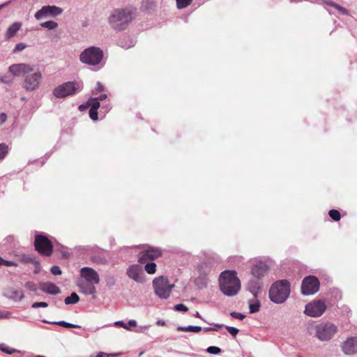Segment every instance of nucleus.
Wrapping results in <instances>:
<instances>
[{
	"label": "nucleus",
	"mask_w": 357,
	"mask_h": 357,
	"mask_svg": "<svg viewBox=\"0 0 357 357\" xmlns=\"http://www.w3.org/2000/svg\"><path fill=\"white\" fill-rule=\"evenodd\" d=\"M34 266H35L34 273H38L40 271V262L38 261V266L37 265H34Z\"/></svg>",
	"instance_id": "55"
},
{
	"label": "nucleus",
	"mask_w": 357,
	"mask_h": 357,
	"mask_svg": "<svg viewBox=\"0 0 357 357\" xmlns=\"http://www.w3.org/2000/svg\"><path fill=\"white\" fill-rule=\"evenodd\" d=\"M290 294V284L287 280H278L274 282L269 290V298L277 304L283 303Z\"/></svg>",
	"instance_id": "5"
},
{
	"label": "nucleus",
	"mask_w": 357,
	"mask_h": 357,
	"mask_svg": "<svg viewBox=\"0 0 357 357\" xmlns=\"http://www.w3.org/2000/svg\"><path fill=\"white\" fill-rule=\"evenodd\" d=\"M135 18L133 12L129 8H116L108 17V24L116 31L125 30Z\"/></svg>",
	"instance_id": "3"
},
{
	"label": "nucleus",
	"mask_w": 357,
	"mask_h": 357,
	"mask_svg": "<svg viewBox=\"0 0 357 357\" xmlns=\"http://www.w3.org/2000/svg\"><path fill=\"white\" fill-rule=\"evenodd\" d=\"M26 45L25 43H17L14 50H13V53H16L17 52H20V51H22L24 50L26 47Z\"/></svg>",
	"instance_id": "39"
},
{
	"label": "nucleus",
	"mask_w": 357,
	"mask_h": 357,
	"mask_svg": "<svg viewBox=\"0 0 357 357\" xmlns=\"http://www.w3.org/2000/svg\"><path fill=\"white\" fill-rule=\"evenodd\" d=\"M51 273L53 274V275H61L62 273V271L60 268L59 266H53L52 268H51Z\"/></svg>",
	"instance_id": "44"
},
{
	"label": "nucleus",
	"mask_w": 357,
	"mask_h": 357,
	"mask_svg": "<svg viewBox=\"0 0 357 357\" xmlns=\"http://www.w3.org/2000/svg\"><path fill=\"white\" fill-rule=\"evenodd\" d=\"M114 326L123 328L128 331L131 330L130 328L126 324H125L123 321H117L114 322Z\"/></svg>",
	"instance_id": "45"
},
{
	"label": "nucleus",
	"mask_w": 357,
	"mask_h": 357,
	"mask_svg": "<svg viewBox=\"0 0 357 357\" xmlns=\"http://www.w3.org/2000/svg\"><path fill=\"white\" fill-rule=\"evenodd\" d=\"M104 90V87L100 82L97 83V87L96 88V92H93V94H97L98 92L102 91Z\"/></svg>",
	"instance_id": "48"
},
{
	"label": "nucleus",
	"mask_w": 357,
	"mask_h": 357,
	"mask_svg": "<svg viewBox=\"0 0 357 357\" xmlns=\"http://www.w3.org/2000/svg\"><path fill=\"white\" fill-rule=\"evenodd\" d=\"M10 3V1H8L3 4H1L0 5V10L3 8H4L5 6H8L9 3Z\"/></svg>",
	"instance_id": "58"
},
{
	"label": "nucleus",
	"mask_w": 357,
	"mask_h": 357,
	"mask_svg": "<svg viewBox=\"0 0 357 357\" xmlns=\"http://www.w3.org/2000/svg\"><path fill=\"white\" fill-rule=\"evenodd\" d=\"M63 10L56 6H45L35 13V18L40 20L47 17H54L61 15Z\"/></svg>",
	"instance_id": "12"
},
{
	"label": "nucleus",
	"mask_w": 357,
	"mask_h": 357,
	"mask_svg": "<svg viewBox=\"0 0 357 357\" xmlns=\"http://www.w3.org/2000/svg\"><path fill=\"white\" fill-rule=\"evenodd\" d=\"M221 291L227 296L236 295L241 289V282L235 271H225L219 279Z\"/></svg>",
	"instance_id": "4"
},
{
	"label": "nucleus",
	"mask_w": 357,
	"mask_h": 357,
	"mask_svg": "<svg viewBox=\"0 0 357 357\" xmlns=\"http://www.w3.org/2000/svg\"><path fill=\"white\" fill-rule=\"evenodd\" d=\"M98 99V101H102L107 98V95L105 93L101 94L98 98H96Z\"/></svg>",
	"instance_id": "54"
},
{
	"label": "nucleus",
	"mask_w": 357,
	"mask_h": 357,
	"mask_svg": "<svg viewBox=\"0 0 357 357\" xmlns=\"http://www.w3.org/2000/svg\"><path fill=\"white\" fill-rule=\"evenodd\" d=\"M262 282L260 279L255 278L251 279L248 283V289L250 291L255 298L257 297L258 294L261 291Z\"/></svg>",
	"instance_id": "19"
},
{
	"label": "nucleus",
	"mask_w": 357,
	"mask_h": 357,
	"mask_svg": "<svg viewBox=\"0 0 357 357\" xmlns=\"http://www.w3.org/2000/svg\"><path fill=\"white\" fill-rule=\"evenodd\" d=\"M40 289L43 292L51 295H57L61 293L59 287L52 282H43L40 284Z\"/></svg>",
	"instance_id": "20"
},
{
	"label": "nucleus",
	"mask_w": 357,
	"mask_h": 357,
	"mask_svg": "<svg viewBox=\"0 0 357 357\" xmlns=\"http://www.w3.org/2000/svg\"><path fill=\"white\" fill-rule=\"evenodd\" d=\"M174 309L176 311L187 312L188 308L183 304H176L174 305Z\"/></svg>",
	"instance_id": "41"
},
{
	"label": "nucleus",
	"mask_w": 357,
	"mask_h": 357,
	"mask_svg": "<svg viewBox=\"0 0 357 357\" xmlns=\"http://www.w3.org/2000/svg\"><path fill=\"white\" fill-rule=\"evenodd\" d=\"M328 214L330 217L335 221H338L340 220V213L337 210L332 209L329 211Z\"/></svg>",
	"instance_id": "34"
},
{
	"label": "nucleus",
	"mask_w": 357,
	"mask_h": 357,
	"mask_svg": "<svg viewBox=\"0 0 357 357\" xmlns=\"http://www.w3.org/2000/svg\"><path fill=\"white\" fill-rule=\"evenodd\" d=\"M194 316H195V317H197V318L202 319V316H201V314H199V312H196L195 313Z\"/></svg>",
	"instance_id": "60"
},
{
	"label": "nucleus",
	"mask_w": 357,
	"mask_h": 357,
	"mask_svg": "<svg viewBox=\"0 0 357 357\" xmlns=\"http://www.w3.org/2000/svg\"><path fill=\"white\" fill-rule=\"evenodd\" d=\"M103 59V52L98 47H90L82 51L79 60L82 63L89 66H97Z\"/></svg>",
	"instance_id": "7"
},
{
	"label": "nucleus",
	"mask_w": 357,
	"mask_h": 357,
	"mask_svg": "<svg viewBox=\"0 0 357 357\" xmlns=\"http://www.w3.org/2000/svg\"><path fill=\"white\" fill-rule=\"evenodd\" d=\"M40 25L41 27L47 29L49 30L56 29L59 26L58 23L52 20L43 22Z\"/></svg>",
	"instance_id": "29"
},
{
	"label": "nucleus",
	"mask_w": 357,
	"mask_h": 357,
	"mask_svg": "<svg viewBox=\"0 0 357 357\" xmlns=\"http://www.w3.org/2000/svg\"><path fill=\"white\" fill-rule=\"evenodd\" d=\"M0 350L8 354H13L15 352H19L18 350L9 347L5 344H0Z\"/></svg>",
	"instance_id": "31"
},
{
	"label": "nucleus",
	"mask_w": 357,
	"mask_h": 357,
	"mask_svg": "<svg viewBox=\"0 0 357 357\" xmlns=\"http://www.w3.org/2000/svg\"><path fill=\"white\" fill-rule=\"evenodd\" d=\"M24 286L28 290L31 291H36L38 289L36 284L31 281L26 282Z\"/></svg>",
	"instance_id": "36"
},
{
	"label": "nucleus",
	"mask_w": 357,
	"mask_h": 357,
	"mask_svg": "<svg viewBox=\"0 0 357 357\" xmlns=\"http://www.w3.org/2000/svg\"><path fill=\"white\" fill-rule=\"evenodd\" d=\"M197 269L199 276L195 280V283L199 288H204L206 286V275L208 274L211 268L207 263L204 262L198 266Z\"/></svg>",
	"instance_id": "15"
},
{
	"label": "nucleus",
	"mask_w": 357,
	"mask_h": 357,
	"mask_svg": "<svg viewBox=\"0 0 357 357\" xmlns=\"http://www.w3.org/2000/svg\"><path fill=\"white\" fill-rule=\"evenodd\" d=\"M342 350L347 355L357 353V337H351L345 340L342 345Z\"/></svg>",
	"instance_id": "16"
},
{
	"label": "nucleus",
	"mask_w": 357,
	"mask_h": 357,
	"mask_svg": "<svg viewBox=\"0 0 357 357\" xmlns=\"http://www.w3.org/2000/svg\"><path fill=\"white\" fill-rule=\"evenodd\" d=\"M206 351L211 354H218L221 352V349L218 347L211 346L206 349Z\"/></svg>",
	"instance_id": "37"
},
{
	"label": "nucleus",
	"mask_w": 357,
	"mask_h": 357,
	"mask_svg": "<svg viewBox=\"0 0 357 357\" xmlns=\"http://www.w3.org/2000/svg\"><path fill=\"white\" fill-rule=\"evenodd\" d=\"M0 265H4L6 266H17L18 264L13 261H8L3 259L0 257Z\"/></svg>",
	"instance_id": "35"
},
{
	"label": "nucleus",
	"mask_w": 357,
	"mask_h": 357,
	"mask_svg": "<svg viewBox=\"0 0 357 357\" xmlns=\"http://www.w3.org/2000/svg\"><path fill=\"white\" fill-rule=\"evenodd\" d=\"M22 24L20 22H16L12 24L7 29L5 33L6 39L8 40L12 38L17 32L21 29Z\"/></svg>",
	"instance_id": "22"
},
{
	"label": "nucleus",
	"mask_w": 357,
	"mask_h": 357,
	"mask_svg": "<svg viewBox=\"0 0 357 357\" xmlns=\"http://www.w3.org/2000/svg\"><path fill=\"white\" fill-rule=\"evenodd\" d=\"M35 357H45V356L38 355V356H35Z\"/></svg>",
	"instance_id": "62"
},
{
	"label": "nucleus",
	"mask_w": 357,
	"mask_h": 357,
	"mask_svg": "<svg viewBox=\"0 0 357 357\" xmlns=\"http://www.w3.org/2000/svg\"><path fill=\"white\" fill-rule=\"evenodd\" d=\"M148 326H141L138 330L137 332H142L143 330H146L148 328Z\"/></svg>",
	"instance_id": "57"
},
{
	"label": "nucleus",
	"mask_w": 357,
	"mask_h": 357,
	"mask_svg": "<svg viewBox=\"0 0 357 357\" xmlns=\"http://www.w3.org/2000/svg\"><path fill=\"white\" fill-rule=\"evenodd\" d=\"M215 326H217V327H218V328H220V327H222V324H216V325H215Z\"/></svg>",
	"instance_id": "61"
},
{
	"label": "nucleus",
	"mask_w": 357,
	"mask_h": 357,
	"mask_svg": "<svg viewBox=\"0 0 357 357\" xmlns=\"http://www.w3.org/2000/svg\"><path fill=\"white\" fill-rule=\"evenodd\" d=\"M256 298L254 297V299L249 301V310L252 314L259 311L260 303Z\"/></svg>",
	"instance_id": "24"
},
{
	"label": "nucleus",
	"mask_w": 357,
	"mask_h": 357,
	"mask_svg": "<svg viewBox=\"0 0 357 357\" xmlns=\"http://www.w3.org/2000/svg\"><path fill=\"white\" fill-rule=\"evenodd\" d=\"M10 297L16 301H20L24 298V294L22 290H13L10 291Z\"/></svg>",
	"instance_id": "27"
},
{
	"label": "nucleus",
	"mask_w": 357,
	"mask_h": 357,
	"mask_svg": "<svg viewBox=\"0 0 357 357\" xmlns=\"http://www.w3.org/2000/svg\"><path fill=\"white\" fill-rule=\"evenodd\" d=\"M82 279L77 281V285L79 291L84 295H93L96 293V284L100 282V276L96 271L91 267H82L80 269Z\"/></svg>",
	"instance_id": "2"
},
{
	"label": "nucleus",
	"mask_w": 357,
	"mask_h": 357,
	"mask_svg": "<svg viewBox=\"0 0 357 357\" xmlns=\"http://www.w3.org/2000/svg\"><path fill=\"white\" fill-rule=\"evenodd\" d=\"M20 261L24 264H33L38 266V260L33 255H22Z\"/></svg>",
	"instance_id": "23"
},
{
	"label": "nucleus",
	"mask_w": 357,
	"mask_h": 357,
	"mask_svg": "<svg viewBox=\"0 0 357 357\" xmlns=\"http://www.w3.org/2000/svg\"><path fill=\"white\" fill-rule=\"evenodd\" d=\"M326 306L322 301H314L305 305V313L312 317H320L326 310Z\"/></svg>",
	"instance_id": "13"
},
{
	"label": "nucleus",
	"mask_w": 357,
	"mask_h": 357,
	"mask_svg": "<svg viewBox=\"0 0 357 357\" xmlns=\"http://www.w3.org/2000/svg\"><path fill=\"white\" fill-rule=\"evenodd\" d=\"M176 7L178 9H183L188 7L191 3L192 0H176Z\"/></svg>",
	"instance_id": "33"
},
{
	"label": "nucleus",
	"mask_w": 357,
	"mask_h": 357,
	"mask_svg": "<svg viewBox=\"0 0 357 357\" xmlns=\"http://www.w3.org/2000/svg\"><path fill=\"white\" fill-rule=\"evenodd\" d=\"M47 306H48V304L46 302H36V303H33L31 305V307L33 308L47 307Z\"/></svg>",
	"instance_id": "42"
},
{
	"label": "nucleus",
	"mask_w": 357,
	"mask_h": 357,
	"mask_svg": "<svg viewBox=\"0 0 357 357\" xmlns=\"http://www.w3.org/2000/svg\"><path fill=\"white\" fill-rule=\"evenodd\" d=\"M88 105H90L89 116L93 121H96L98 116V109L100 107V104L97 98H89L88 100Z\"/></svg>",
	"instance_id": "21"
},
{
	"label": "nucleus",
	"mask_w": 357,
	"mask_h": 357,
	"mask_svg": "<svg viewBox=\"0 0 357 357\" xmlns=\"http://www.w3.org/2000/svg\"><path fill=\"white\" fill-rule=\"evenodd\" d=\"M89 107H90V105H88V101L86 102V103L85 105H81L79 106V111L81 112H83L84 111L86 108H88Z\"/></svg>",
	"instance_id": "52"
},
{
	"label": "nucleus",
	"mask_w": 357,
	"mask_h": 357,
	"mask_svg": "<svg viewBox=\"0 0 357 357\" xmlns=\"http://www.w3.org/2000/svg\"><path fill=\"white\" fill-rule=\"evenodd\" d=\"M34 246L40 255L49 257L52 254L53 246L47 236L42 234L35 236Z\"/></svg>",
	"instance_id": "10"
},
{
	"label": "nucleus",
	"mask_w": 357,
	"mask_h": 357,
	"mask_svg": "<svg viewBox=\"0 0 357 357\" xmlns=\"http://www.w3.org/2000/svg\"><path fill=\"white\" fill-rule=\"evenodd\" d=\"M116 355L100 351L97 354H91L89 357H114Z\"/></svg>",
	"instance_id": "38"
},
{
	"label": "nucleus",
	"mask_w": 357,
	"mask_h": 357,
	"mask_svg": "<svg viewBox=\"0 0 357 357\" xmlns=\"http://www.w3.org/2000/svg\"><path fill=\"white\" fill-rule=\"evenodd\" d=\"M128 324L129 325V327H136L137 324L135 320L131 319L128 321Z\"/></svg>",
	"instance_id": "53"
},
{
	"label": "nucleus",
	"mask_w": 357,
	"mask_h": 357,
	"mask_svg": "<svg viewBox=\"0 0 357 357\" xmlns=\"http://www.w3.org/2000/svg\"><path fill=\"white\" fill-rule=\"evenodd\" d=\"M204 331H206V332H208V331H215V328H213L207 327V328H204Z\"/></svg>",
	"instance_id": "59"
},
{
	"label": "nucleus",
	"mask_w": 357,
	"mask_h": 357,
	"mask_svg": "<svg viewBox=\"0 0 357 357\" xmlns=\"http://www.w3.org/2000/svg\"><path fill=\"white\" fill-rule=\"evenodd\" d=\"M337 330V326L333 323L321 322L315 327V336L321 342H327L334 337Z\"/></svg>",
	"instance_id": "8"
},
{
	"label": "nucleus",
	"mask_w": 357,
	"mask_h": 357,
	"mask_svg": "<svg viewBox=\"0 0 357 357\" xmlns=\"http://www.w3.org/2000/svg\"><path fill=\"white\" fill-rule=\"evenodd\" d=\"M83 88L80 82H66L54 89L52 93L57 98H65L79 92Z\"/></svg>",
	"instance_id": "6"
},
{
	"label": "nucleus",
	"mask_w": 357,
	"mask_h": 357,
	"mask_svg": "<svg viewBox=\"0 0 357 357\" xmlns=\"http://www.w3.org/2000/svg\"><path fill=\"white\" fill-rule=\"evenodd\" d=\"M156 324L158 325V326H163L165 325V322L164 321H162V320H158V321H157Z\"/></svg>",
	"instance_id": "56"
},
{
	"label": "nucleus",
	"mask_w": 357,
	"mask_h": 357,
	"mask_svg": "<svg viewBox=\"0 0 357 357\" xmlns=\"http://www.w3.org/2000/svg\"><path fill=\"white\" fill-rule=\"evenodd\" d=\"M0 82L4 84H10L13 83V80L8 78L7 76H1L0 77Z\"/></svg>",
	"instance_id": "47"
},
{
	"label": "nucleus",
	"mask_w": 357,
	"mask_h": 357,
	"mask_svg": "<svg viewBox=\"0 0 357 357\" xmlns=\"http://www.w3.org/2000/svg\"><path fill=\"white\" fill-rule=\"evenodd\" d=\"M268 271V266L265 263L260 261L252 266L251 273L254 278L261 279L266 274Z\"/></svg>",
	"instance_id": "17"
},
{
	"label": "nucleus",
	"mask_w": 357,
	"mask_h": 357,
	"mask_svg": "<svg viewBox=\"0 0 357 357\" xmlns=\"http://www.w3.org/2000/svg\"><path fill=\"white\" fill-rule=\"evenodd\" d=\"M144 269L149 274H153L156 271V264L154 262L146 263Z\"/></svg>",
	"instance_id": "32"
},
{
	"label": "nucleus",
	"mask_w": 357,
	"mask_h": 357,
	"mask_svg": "<svg viewBox=\"0 0 357 357\" xmlns=\"http://www.w3.org/2000/svg\"><path fill=\"white\" fill-rule=\"evenodd\" d=\"M335 8L337 9L338 11H340L342 15H349L348 10L346 8H344V7L339 6L338 4H337V6H335Z\"/></svg>",
	"instance_id": "46"
},
{
	"label": "nucleus",
	"mask_w": 357,
	"mask_h": 357,
	"mask_svg": "<svg viewBox=\"0 0 357 357\" xmlns=\"http://www.w3.org/2000/svg\"><path fill=\"white\" fill-rule=\"evenodd\" d=\"M10 317V312H0V318L8 319Z\"/></svg>",
	"instance_id": "50"
},
{
	"label": "nucleus",
	"mask_w": 357,
	"mask_h": 357,
	"mask_svg": "<svg viewBox=\"0 0 357 357\" xmlns=\"http://www.w3.org/2000/svg\"><path fill=\"white\" fill-rule=\"evenodd\" d=\"M79 301V296L73 292L70 294V296H68L65 298L64 302L66 305L75 304L78 303Z\"/></svg>",
	"instance_id": "28"
},
{
	"label": "nucleus",
	"mask_w": 357,
	"mask_h": 357,
	"mask_svg": "<svg viewBox=\"0 0 357 357\" xmlns=\"http://www.w3.org/2000/svg\"><path fill=\"white\" fill-rule=\"evenodd\" d=\"M162 255V251L158 248L147 245L139 255V262L145 264L148 261H153Z\"/></svg>",
	"instance_id": "14"
},
{
	"label": "nucleus",
	"mask_w": 357,
	"mask_h": 357,
	"mask_svg": "<svg viewBox=\"0 0 357 357\" xmlns=\"http://www.w3.org/2000/svg\"><path fill=\"white\" fill-rule=\"evenodd\" d=\"M298 357H302V356H298Z\"/></svg>",
	"instance_id": "63"
},
{
	"label": "nucleus",
	"mask_w": 357,
	"mask_h": 357,
	"mask_svg": "<svg viewBox=\"0 0 357 357\" xmlns=\"http://www.w3.org/2000/svg\"><path fill=\"white\" fill-rule=\"evenodd\" d=\"M9 151L8 146L5 143L0 144V162L4 160Z\"/></svg>",
	"instance_id": "30"
},
{
	"label": "nucleus",
	"mask_w": 357,
	"mask_h": 357,
	"mask_svg": "<svg viewBox=\"0 0 357 357\" xmlns=\"http://www.w3.org/2000/svg\"><path fill=\"white\" fill-rule=\"evenodd\" d=\"M324 3H326L328 6H332L333 8H335V6H337V3H334L331 0H326V1H324Z\"/></svg>",
	"instance_id": "51"
},
{
	"label": "nucleus",
	"mask_w": 357,
	"mask_h": 357,
	"mask_svg": "<svg viewBox=\"0 0 357 357\" xmlns=\"http://www.w3.org/2000/svg\"><path fill=\"white\" fill-rule=\"evenodd\" d=\"M231 317H232L234 319H238L240 320H243L245 319V316L241 313L232 312L230 313Z\"/></svg>",
	"instance_id": "43"
},
{
	"label": "nucleus",
	"mask_w": 357,
	"mask_h": 357,
	"mask_svg": "<svg viewBox=\"0 0 357 357\" xmlns=\"http://www.w3.org/2000/svg\"><path fill=\"white\" fill-rule=\"evenodd\" d=\"M226 329L233 337H236L239 332L238 328L233 326H226Z\"/></svg>",
	"instance_id": "40"
},
{
	"label": "nucleus",
	"mask_w": 357,
	"mask_h": 357,
	"mask_svg": "<svg viewBox=\"0 0 357 357\" xmlns=\"http://www.w3.org/2000/svg\"><path fill=\"white\" fill-rule=\"evenodd\" d=\"M8 71L15 77H23V88L26 91L38 89L41 84L43 75L39 69H34L27 63L12 64Z\"/></svg>",
	"instance_id": "1"
},
{
	"label": "nucleus",
	"mask_w": 357,
	"mask_h": 357,
	"mask_svg": "<svg viewBox=\"0 0 357 357\" xmlns=\"http://www.w3.org/2000/svg\"><path fill=\"white\" fill-rule=\"evenodd\" d=\"M177 331H183V332H192V333H199L202 331L201 326H178Z\"/></svg>",
	"instance_id": "25"
},
{
	"label": "nucleus",
	"mask_w": 357,
	"mask_h": 357,
	"mask_svg": "<svg viewBox=\"0 0 357 357\" xmlns=\"http://www.w3.org/2000/svg\"><path fill=\"white\" fill-rule=\"evenodd\" d=\"M7 119V115L6 113H1L0 114V125L3 124L6 122Z\"/></svg>",
	"instance_id": "49"
},
{
	"label": "nucleus",
	"mask_w": 357,
	"mask_h": 357,
	"mask_svg": "<svg viewBox=\"0 0 357 357\" xmlns=\"http://www.w3.org/2000/svg\"><path fill=\"white\" fill-rule=\"evenodd\" d=\"M154 291L160 298L167 299L169 297L174 284H170L167 278L161 276L155 278L153 281Z\"/></svg>",
	"instance_id": "9"
},
{
	"label": "nucleus",
	"mask_w": 357,
	"mask_h": 357,
	"mask_svg": "<svg viewBox=\"0 0 357 357\" xmlns=\"http://www.w3.org/2000/svg\"><path fill=\"white\" fill-rule=\"evenodd\" d=\"M319 281L315 276L310 275L305 277L301 285V292L303 295H312L319 289Z\"/></svg>",
	"instance_id": "11"
},
{
	"label": "nucleus",
	"mask_w": 357,
	"mask_h": 357,
	"mask_svg": "<svg viewBox=\"0 0 357 357\" xmlns=\"http://www.w3.org/2000/svg\"><path fill=\"white\" fill-rule=\"evenodd\" d=\"M127 275L137 282H142V278L141 274L142 273V269L140 266L134 264L127 269Z\"/></svg>",
	"instance_id": "18"
},
{
	"label": "nucleus",
	"mask_w": 357,
	"mask_h": 357,
	"mask_svg": "<svg viewBox=\"0 0 357 357\" xmlns=\"http://www.w3.org/2000/svg\"><path fill=\"white\" fill-rule=\"evenodd\" d=\"M44 322L58 325V326L65 327V328H80V326H79V325L70 324V323H68V322H66L64 321H52V322L44 321Z\"/></svg>",
	"instance_id": "26"
}]
</instances>
